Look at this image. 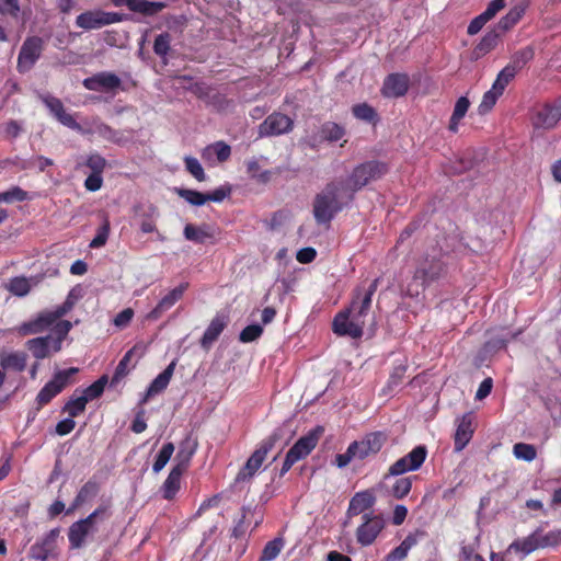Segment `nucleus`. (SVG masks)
Returning a JSON list of instances; mask_svg holds the SVG:
<instances>
[{"instance_id": "1", "label": "nucleus", "mask_w": 561, "mask_h": 561, "mask_svg": "<svg viewBox=\"0 0 561 561\" xmlns=\"http://www.w3.org/2000/svg\"><path fill=\"white\" fill-rule=\"evenodd\" d=\"M379 278L374 279L366 288L358 286L354 290L351 306L339 312L332 324L333 332L340 336L358 339L363 335V329L371 307V299L378 288Z\"/></svg>"}, {"instance_id": "2", "label": "nucleus", "mask_w": 561, "mask_h": 561, "mask_svg": "<svg viewBox=\"0 0 561 561\" xmlns=\"http://www.w3.org/2000/svg\"><path fill=\"white\" fill-rule=\"evenodd\" d=\"M443 257L442 249L433 248L431 252H427L419 260L412 282L408 285L410 296H417L420 290H423L446 275L447 265Z\"/></svg>"}, {"instance_id": "3", "label": "nucleus", "mask_w": 561, "mask_h": 561, "mask_svg": "<svg viewBox=\"0 0 561 561\" xmlns=\"http://www.w3.org/2000/svg\"><path fill=\"white\" fill-rule=\"evenodd\" d=\"M344 182H330L318 193L313 201V216L318 224H328L350 202Z\"/></svg>"}, {"instance_id": "4", "label": "nucleus", "mask_w": 561, "mask_h": 561, "mask_svg": "<svg viewBox=\"0 0 561 561\" xmlns=\"http://www.w3.org/2000/svg\"><path fill=\"white\" fill-rule=\"evenodd\" d=\"M389 171L388 164L378 160H370L355 167L350 174L345 186L347 187V202L354 199V194L371 182L380 180Z\"/></svg>"}, {"instance_id": "5", "label": "nucleus", "mask_w": 561, "mask_h": 561, "mask_svg": "<svg viewBox=\"0 0 561 561\" xmlns=\"http://www.w3.org/2000/svg\"><path fill=\"white\" fill-rule=\"evenodd\" d=\"M106 515L105 507H99L89 516L73 523L68 530V539L71 549H80L84 546L85 539L95 531V523Z\"/></svg>"}, {"instance_id": "6", "label": "nucleus", "mask_w": 561, "mask_h": 561, "mask_svg": "<svg viewBox=\"0 0 561 561\" xmlns=\"http://www.w3.org/2000/svg\"><path fill=\"white\" fill-rule=\"evenodd\" d=\"M282 437V430H276L266 439H264L261 446L247 460L244 467L239 471V473L236 477V482H241L251 479L253 474L256 472V470L263 463L268 451L273 449L275 444Z\"/></svg>"}, {"instance_id": "7", "label": "nucleus", "mask_w": 561, "mask_h": 561, "mask_svg": "<svg viewBox=\"0 0 561 561\" xmlns=\"http://www.w3.org/2000/svg\"><path fill=\"white\" fill-rule=\"evenodd\" d=\"M45 42L39 36H28L24 39L18 56L16 69L20 73L28 72L41 58Z\"/></svg>"}, {"instance_id": "8", "label": "nucleus", "mask_w": 561, "mask_h": 561, "mask_svg": "<svg viewBox=\"0 0 561 561\" xmlns=\"http://www.w3.org/2000/svg\"><path fill=\"white\" fill-rule=\"evenodd\" d=\"M78 371L79 369L77 367H70L55 373L53 379L49 380L38 392L36 397L37 403L39 405L49 403L53 398L60 393L70 383V378Z\"/></svg>"}, {"instance_id": "9", "label": "nucleus", "mask_w": 561, "mask_h": 561, "mask_svg": "<svg viewBox=\"0 0 561 561\" xmlns=\"http://www.w3.org/2000/svg\"><path fill=\"white\" fill-rule=\"evenodd\" d=\"M124 19L125 14L123 13L91 10L79 14L76 19V24L83 30H96L105 25L122 22Z\"/></svg>"}, {"instance_id": "10", "label": "nucleus", "mask_w": 561, "mask_h": 561, "mask_svg": "<svg viewBox=\"0 0 561 561\" xmlns=\"http://www.w3.org/2000/svg\"><path fill=\"white\" fill-rule=\"evenodd\" d=\"M294 121L286 114L274 112L259 126L260 137L279 136L291 131Z\"/></svg>"}, {"instance_id": "11", "label": "nucleus", "mask_w": 561, "mask_h": 561, "mask_svg": "<svg viewBox=\"0 0 561 561\" xmlns=\"http://www.w3.org/2000/svg\"><path fill=\"white\" fill-rule=\"evenodd\" d=\"M82 84L87 90L90 91L112 92L121 87L122 80L113 72L102 71L85 78L82 81Z\"/></svg>"}, {"instance_id": "12", "label": "nucleus", "mask_w": 561, "mask_h": 561, "mask_svg": "<svg viewBox=\"0 0 561 561\" xmlns=\"http://www.w3.org/2000/svg\"><path fill=\"white\" fill-rule=\"evenodd\" d=\"M42 102L49 110L50 114L64 126L73 129L80 130L81 126L77 123L73 116L66 112L62 102L50 94H45L39 96Z\"/></svg>"}, {"instance_id": "13", "label": "nucleus", "mask_w": 561, "mask_h": 561, "mask_svg": "<svg viewBox=\"0 0 561 561\" xmlns=\"http://www.w3.org/2000/svg\"><path fill=\"white\" fill-rule=\"evenodd\" d=\"M364 523L357 528L356 538L362 546H369L383 528V522L378 516L363 515Z\"/></svg>"}, {"instance_id": "14", "label": "nucleus", "mask_w": 561, "mask_h": 561, "mask_svg": "<svg viewBox=\"0 0 561 561\" xmlns=\"http://www.w3.org/2000/svg\"><path fill=\"white\" fill-rule=\"evenodd\" d=\"M59 528H54L49 530L39 542H36L31 547V558L41 561H46L48 558L55 557V550L57 547V539L59 537Z\"/></svg>"}, {"instance_id": "15", "label": "nucleus", "mask_w": 561, "mask_h": 561, "mask_svg": "<svg viewBox=\"0 0 561 561\" xmlns=\"http://www.w3.org/2000/svg\"><path fill=\"white\" fill-rule=\"evenodd\" d=\"M387 437L381 432L367 434L360 442H353V449L357 453L358 459H365L370 455L377 454L383 446Z\"/></svg>"}, {"instance_id": "16", "label": "nucleus", "mask_w": 561, "mask_h": 561, "mask_svg": "<svg viewBox=\"0 0 561 561\" xmlns=\"http://www.w3.org/2000/svg\"><path fill=\"white\" fill-rule=\"evenodd\" d=\"M323 432L324 428L322 426L314 427L300 437L288 451L294 454L299 460L307 457L317 446Z\"/></svg>"}, {"instance_id": "17", "label": "nucleus", "mask_w": 561, "mask_h": 561, "mask_svg": "<svg viewBox=\"0 0 561 561\" xmlns=\"http://www.w3.org/2000/svg\"><path fill=\"white\" fill-rule=\"evenodd\" d=\"M188 284L182 283L178 287L169 291L158 305L147 314V319L151 321L158 320L165 311L171 309L184 295Z\"/></svg>"}, {"instance_id": "18", "label": "nucleus", "mask_w": 561, "mask_h": 561, "mask_svg": "<svg viewBox=\"0 0 561 561\" xmlns=\"http://www.w3.org/2000/svg\"><path fill=\"white\" fill-rule=\"evenodd\" d=\"M59 312H60L59 307H57L53 311L42 312L37 317L36 320L28 322V323H23L20 327V333L23 335H26V334H36V333L44 331L46 328H48L54 322H56L58 319H60L61 317L65 316V314H59Z\"/></svg>"}, {"instance_id": "19", "label": "nucleus", "mask_w": 561, "mask_h": 561, "mask_svg": "<svg viewBox=\"0 0 561 561\" xmlns=\"http://www.w3.org/2000/svg\"><path fill=\"white\" fill-rule=\"evenodd\" d=\"M409 89V77L404 73L389 75L382 84L381 92L386 98L403 96Z\"/></svg>"}, {"instance_id": "20", "label": "nucleus", "mask_w": 561, "mask_h": 561, "mask_svg": "<svg viewBox=\"0 0 561 561\" xmlns=\"http://www.w3.org/2000/svg\"><path fill=\"white\" fill-rule=\"evenodd\" d=\"M561 118V107L545 104L535 114L533 124L536 128H553Z\"/></svg>"}, {"instance_id": "21", "label": "nucleus", "mask_w": 561, "mask_h": 561, "mask_svg": "<svg viewBox=\"0 0 561 561\" xmlns=\"http://www.w3.org/2000/svg\"><path fill=\"white\" fill-rule=\"evenodd\" d=\"M116 7L126 5L130 11L141 13L147 16H152L161 12L167 4L160 1L147 0H112Z\"/></svg>"}, {"instance_id": "22", "label": "nucleus", "mask_w": 561, "mask_h": 561, "mask_svg": "<svg viewBox=\"0 0 561 561\" xmlns=\"http://www.w3.org/2000/svg\"><path fill=\"white\" fill-rule=\"evenodd\" d=\"M176 367V359H173L165 369L160 373L149 385L142 400L141 404L146 403L151 397L162 392L167 389Z\"/></svg>"}, {"instance_id": "23", "label": "nucleus", "mask_w": 561, "mask_h": 561, "mask_svg": "<svg viewBox=\"0 0 561 561\" xmlns=\"http://www.w3.org/2000/svg\"><path fill=\"white\" fill-rule=\"evenodd\" d=\"M473 415L472 413H466L463 414L457 425V430L455 433V450L461 451L467 444L470 442L473 435Z\"/></svg>"}, {"instance_id": "24", "label": "nucleus", "mask_w": 561, "mask_h": 561, "mask_svg": "<svg viewBox=\"0 0 561 561\" xmlns=\"http://www.w3.org/2000/svg\"><path fill=\"white\" fill-rule=\"evenodd\" d=\"M376 502V496L370 490H365L362 492L355 493V495L351 499L347 516L353 517L357 516L368 508H370Z\"/></svg>"}, {"instance_id": "25", "label": "nucleus", "mask_w": 561, "mask_h": 561, "mask_svg": "<svg viewBox=\"0 0 561 561\" xmlns=\"http://www.w3.org/2000/svg\"><path fill=\"white\" fill-rule=\"evenodd\" d=\"M196 449H197L196 439L192 438L191 435H187L180 443L179 450H178L175 459H174L175 460L174 467L179 468L183 471H186Z\"/></svg>"}, {"instance_id": "26", "label": "nucleus", "mask_w": 561, "mask_h": 561, "mask_svg": "<svg viewBox=\"0 0 561 561\" xmlns=\"http://www.w3.org/2000/svg\"><path fill=\"white\" fill-rule=\"evenodd\" d=\"M227 325V319L225 316L217 314L209 323L208 328L204 332V335L201 340V345L204 348L209 347L220 335L224 329Z\"/></svg>"}, {"instance_id": "27", "label": "nucleus", "mask_w": 561, "mask_h": 561, "mask_svg": "<svg viewBox=\"0 0 561 561\" xmlns=\"http://www.w3.org/2000/svg\"><path fill=\"white\" fill-rule=\"evenodd\" d=\"M501 35L493 28L489 31L480 41V43L473 48L471 53V59L478 60L492 49H494L499 43Z\"/></svg>"}, {"instance_id": "28", "label": "nucleus", "mask_w": 561, "mask_h": 561, "mask_svg": "<svg viewBox=\"0 0 561 561\" xmlns=\"http://www.w3.org/2000/svg\"><path fill=\"white\" fill-rule=\"evenodd\" d=\"M50 340L51 335L31 339L25 343V346L36 359H44L49 356Z\"/></svg>"}, {"instance_id": "29", "label": "nucleus", "mask_w": 561, "mask_h": 561, "mask_svg": "<svg viewBox=\"0 0 561 561\" xmlns=\"http://www.w3.org/2000/svg\"><path fill=\"white\" fill-rule=\"evenodd\" d=\"M27 355L23 352L1 353L0 365L3 369L23 371L26 367Z\"/></svg>"}, {"instance_id": "30", "label": "nucleus", "mask_w": 561, "mask_h": 561, "mask_svg": "<svg viewBox=\"0 0 561 561\" xmlns=\"http://www.w3.org/2000/svg\"><path fill=\"white\" fill-rule=\"evenodd\" d=\"M184 472L185 471L175 467L171 469L168 478L165 479L161 488L163 499L172 500L174 497V495L180 489L181 477Z\"/></svg>"}, {"instance_id": "31", "label": "nucleus", "mask_w": 561, "mask_h": 561, "mask_svg": "<svg viewBox=\"0 0 561 561\" xmlns=\"http://www.w3.org/2000/svg\"><path fill=\"white\" fill-rule=\"evenodd\" d=\"M524 9L520 7H514L511 9L506 15H504L497 24L493 27L494 31H497L502 36L508 30H511L523 16Z\"/></svg>"}, {"instance_id": "32", "label": "nucleus", "mask_w": 561, "mask_h": 561, "mask_svg": "<svg viewBox=\"0 0 561 561\" xmlns=\"http://www.w3.org/2000/svg\"><path fill=\"white\" fill-rule=\"evenodd\" d=\"M99 492V484L95 481L89 480L82 485L76 495L72 506L67 511V514L71 513L77 507L81 506L88 500L94 497Z\"/></svg>"}, {"instance_id": "33", "label": "nucleus", "mask_w": 561, "mask_h": 561, "mask_svg": "<svg viewBox=\"0 0 561 561\" xmlns=\"http://www.w3.org/2000/svg\"><path fill=\"white\" fill-rule=\"evenodd\" d=\"M469 106L470 101L467 96H461L457 100L448 125V129L451 133L458 131L459 123L467 114Z\"/></svg>"}, {"instance_id": "34", "label": "nucleus", "mask_w": 561, "mask_h": 561, "mask_svg": "<svg viewBox=\"0 0 561 561\" xmlns=\"http://www.w3.org/2000/svg\"><path fill=\"white\" fill-rule=\"evenodd\" d=\"M539 547H541V545L538 536V530H536L526 538L515 540L513 543H511L510 549L520 551L525 554H529Z\"/></svg>"}, {"instance_id": "35", "label": "nucleus", "mask_w": 561, "mask_h": 561, "mask_svg": "<svg viewBox=\"0 0 561 561\" xmlns=\"http://www.w3.org/2000/svg\"><path fill=\"white\" fill-rule=\"evenodd\" d=\"M214 154L219 162H225L231 154V148L224 141H217L206 147L203 151V158L206 160H209Z\"/></svg>"}, {"instance_id": "36", "label": "nucleus", "mask_w": 561, "mask_h": 561, "mask_svg": "<svg viewBox=\"0 0 561 561\" xmlns=\"http://www.w3.org/2000/svg\"><path fill=\"white\" fill-rule=\"evenodd\" d=\"M534 55L535 51L531 46L524 47L512 55L507 65L518 72L534 58Z\"/></svg>"}, {"instance_id": "37", "label": "nucleus", "mask_w": 561, "mask_h": 561, "mask_svg": "<svg viewBox=\"0 0 561 561\" xmlns=\"http://www.w3.org/2000/svg\"><path fill=\"white\" fill-rule=\"evenodd\" d=\"M184 237L193 241L195 243H204L207 239L211 238V233L206 229V227H196L192 224H187L184 227Z\"/></svg>"}, {"instance_id": "38", "label": "nucleus", "mask_w": 561, "mask_h": 561, "mask_svg": "<svg viewBox=\"0 0 561 561\" xmlns=\"http://www.w3.org/2000/svg\"><path fill=\"white\" fill-rule=\"evenodd\" d=\"M171 34L169 32H163L156 37L153 43L154 54L162 58L164 60V64H167V56L171 50Z\"/></svg>"}, {"instance_id": "39", "label": "nucleus", "mask_w": 561, "mask_h": 561, "mask_svg": "<svg viewBox=\"0 0 561 561\" xmlns=\"http://www.w3.org/2000/svg\"><path fill=\"white\" fill-rule=\"evenodd\" d=\"M108 382L106 375L101 376L96 381L81 391V396L87 399V402L94 400L102 396L105 386Z\"/></svg>"}, {"instance_id": "40", "label": "nucleus", "mask_w": 561, "mask_h": 561, "mask_svg": "<svg viewBox=\"0 0 561 561\" xmlns=\"http://www.w3.org/2000/svg\"><path fill=\"white\" fill-rule=\"evenodd\" d=\"M344 134V128L333 122H327L320 128L321 138L328 141H337Z\"/></svg>"}, {"instance_id": "41", "label": "nucleus", "mask_w": 561, "mask_h": 561, "mask_svg": "<svg viewBox=\"0 0 561 561\" xmlns=\"http://www.w3.org/2000/svg\"><path fill=\"white\" fill-rule=\"evenodd\" d=\"M427 456V449L425 446L420 445L414 447L408 455L403 457L408 465L411 467V470H417L421 468L423 462L425 461Z\"/></svg>"}, {"instance_id": "42", "label": "nucleus", "mask_w": 561, "mask_h": 561, "mask_svg": "<svg viewBox=\"0 0 561 561\" xmlns=\"http://www.w3.org/2000/svg\"><path fill=\"white\" fill-rule=\"evenodd\" d=\"M135 351H136V347L130 348L128 352L125 353L123 358L119 360L118 365L115 368L114 375L112 377L111 386H115L124 377H126L128 375V373H129L128 364H129Z\"/></svg>"}, {"instance_id": "43", "label": "nucleus", "mask_w": 561, "mask_h": 561, "mask_svg": "<svg viewBox=\"0 0 561 561\" xmlns=\"http://www.w3.org/2000/svg\"><path fill=\"white\" fill-rule=\"evenodd\" d=\"M78 391H79V389H77L75 391V393H77ZM75 396L76 394H73L64 407V411L67 412L69 414V416H71V417H76V416L80 415L81 413H83L85 410V405L88 403L87 399L83 398L82 396H79V397H75Z\"/></svg>"}, {"instance_id": "44", "label": "nucleus", "mask_w": 561, "mask_h": 561, "mask_svg": "<svg viewBox=\"0 0 561 561\" xmlns=\"http://www.w3.org/2000/svg\"><path fill=\"white\" fill-rule=\"evenodd\" d=\"M502 94H503L502 91L495 90V87L492 85V88L483 94L482 101L478 106L479 114L484 115L488 112H490L493 108V106L495 105L497 99Z\"/></svg>"}, {"instance_id": "45", "label": "nucleus", "mask_w": 561, "mask_h": 561, "mask_svg": "<svg viewBox=\"0 0 561 561\" xmlns=\"http://www.w3.org/2000/svg\"><path fill=\"white\" fill-rule=\"evenodd\" d=\"M353 115L360 121L374 123L377 119V112L367 103L356 104L352 107Z\"/></svg>"}, {"instance_id": "46", "label": "nucleus", "mask_w": 561, "mask_h": 561, "mask_svg": "<svg viewBox=\"0 0 561 561\" xmlns=\"http://www.w3.org/2000/svg\"><path fill=\"white\" fill-rule=\"evenodd\" d=\"M284 547V540L282 538H275L268 541L260 557V561H272L274 560L280 552Z\"/></svg>"}, {"instance_id": "47", "label": "nucleus", "mask_w": 561, "mask_h": 561, "mask_svg": "<svg viewBox=\"0 0 561 561\" xmlns=\"http://www.w3.org/2000/svg\"><path fill=\"white\" fill-rule=\"evenodd\" d=\"M173 451L174 445L172 443H167L162 446L152 466V470L156 473L160 472L164 468V466L169 462Z\"/></svg>"}, {"instance_id": "48", "label": "nucleus", "mask_w": 561, "mask_h": 561, "mask_svg": "<svg viewBox=\"0 0 561 561\" xmlns=\"http://www.w3.org/2000/svg\"><path fill=\"white\" fill-rule=\"evenodd\" d=\"M93 133H95L103 139L115 142V144H119L122 141V137H121L119 133L104 123L95 124L93 126Z\"/></svg>"}, {"instance_id": "49", "label": "nucleus", "mask_w": 561, "mask_h": 561, "mask_svg": "<svg viewBox=\"0 0 561 561\" xmlns=\"http://www.w3.org/2000/svg\"><path fill=\"white\" fill-rule=\"evenodd\" d=\"M8 289L13 295L23 297L30 293L31 284L26 277H14L10 279Z\"/></svg>"}, {"instance_id": "50", "label": "nucleus", "mask_w": 561, "mask_h": 561, "mask_svg": "<svg viewBox=\"0 0 561 561\" xmlns=\"http://www.w3.org/2000/svg\"><path fill=\"white\" fill-rule=\"evenodd\" d=\"M513 454L517 459H522L528 462L533 461L537 456L536 448L533 445L526 443L515 444L513 447Z\"/></svg>"}, {"instance_id": "51", "label": "nucleus", "mask_w": 561, "mask_h": 561, "mask_svg": "<svg viewBox=\"0 0 561 561\" xmlns=\"http://www.w3.org/2000/svg\"><path fill=\"white\" fill-rule=\"evenodd\" d=\"M110 220L104 218L103 224L99 227L95 237L90 242V248L98 249L105 245L110 236Z\"/></svg>"}, {"instance_id": "52", "label": "nucleus", "mask_w": 561, "mask_h": 561, "mask_svg": "<svg viewBox=\"0 0 561 561\" xmlns=\"http://www.w3.org/2000/svg\"><path fill=\"white\" fill-rule=\"evenodd\" d=\"M516 71L513 67H510L506 65L497 75L493 87H495V90H500L504 92L506 85L515 78Z\"/></svg>"}, {"instance_id": "53", "label": "nucleus", "mask_w": 561, "mask_h": 561, "mask_svg": "<svg viewBox=\"0 0 561 561\" xmlns=\"http://www.w3.org/2000/svg\"><path fill=\"white\" fill-rule=\"evenodd\" d=\"M176 193L191 205L202 206L206 203L205 193L188 188H178Z\"/></svg>"}, {"instance_id": "54", "label": "nucleus", "mask_w": 561, "mask_h": 561, "mask_svg": "<svg viewBox=\"0 0 561 561\" xmlns=\"http://www.w3.org/2000/svg\"><path fill=\"white\" fill-rule=\"evenodd\" d=\"M412 488V480L409 477L398 479L391 489V494L396 499H403L407 496Z\"/></svg>"}, {"instance_id": "55", "label": "nucleus", "mask_w": 561, "mask_h": 561, "mask_svg": "<svg viewBox=\"0 0 561 561\" xmlns=\"http://www.w3.org/2000/svg\"><path fill=\"white\" fill-rule=\"evenodd\" d=\"M27 198V193L19 186H13L10 190L0 193V203L11 204L15 201L23 202Z\"/></svg>"}, {"instance_id": "56", "label": "nucleus", "mask_w": 561, "mask_h": 561, "mask_svg": "<svg viewBox=\"0 0 561 561\" xmlns=\"http://www.w3.org/2000/svg\"><path fill=\"white\" fill-rule=\"evenodd\" d=\"M186 170L199 182L206 180L204 169L199 161L194 157H185L184 159Z\"/></svg>"}, {"instance_id": "57", "label": "nucleus", "mask_w": 561, "mask_h": 561, "mask_svg": "<svg viewBox=\"0 0 561 561\" xmlns=\"http://www.w3.org/2000/svg\"><path fill=\"white\" fill-rule=\"evenodd\" d=\"M263 333V328L260 324H250L245 327L239 335L242 343H250L259 339Z\"/></svg>"}, {"instance_id": "58", "label": "nucleus", "mask_w": 561, "mask_h": 561, "mask_svg": "<svg viewBox=\"0 0 561 561\" xmlns=\"http://www.w3.org/2000/svg\"><path fill=\"white\" fill-rule=\"evenodd\" d=\"M81 298V289L78 287L72 288L64 301L61 306H58L60 308L59 314H67L73 306L77 304V301Z\"/></svg>"}, {"instance_id": "59", "label": "nucleus", "mask_w": 561, "mask_h": 561, "mask_svg": "<svg viewBox=\"0 0 561 561\" xmlns=\"http://www.w3.org/2000/svg\"><path fill=\"white\" fill-rule=\"evenodd\" d=\"M249 514H254V512H252L249 507L243 506L241 508V518L238 520V523L234 525V527L232 529V536L234 538H241L245 535V533H247L245 519Z\"/></svg>"}, {"instance_id": "60", "label": "nucleus", "mask_w": 561, "mask_h": 561, "mask_svg": "<svg viewBox=\"0 0 561 561\" xmlns=\"http://www.w3.org/2000/svg\"><path fill=\"white\" fill-rule=\"evenodd\" d=\"M87 165L92 170V173H100L104 171L106 167V160L99 153L89 156Z\"/></svg>"}, {"instance_id": "61", "label": "nucleus", "mask_w": 561, "mask_h": 561, "mask_svg": "<svg viewBox=\"0 0 561 561\" xmlns=\"http://www.w3.org/2000/svg\"><path fill=\"white\" fill-rule=\"evenodd\" d=\"M504 8L505 0H492L481 15L489 22Z\"/></svg>"}, {"instance_id": "62", "label": "nucleus", "mask_w": 561, "mask_h": 561, "mask_svg": "<svg viewBox=\"0 0 561 561\" xmlns=\"http://www.w3.org/2000/svg\"><path fill=\"white\" fill-rule=\"evenodd\" d=\"M231 193L230 186H220L213 192L205 193L206 202L220 203Z\"/></svg>"}, {"instance_id": "63", "label": "nucleus", "mask_w": 561, "mask_h": 561, "mask_svg": "<svg viewBox=\"0 0 561 561\" xmlns=\"http://www.w3.org/2000/svg\"><path fill=\"white\" fill-rule=\"evenodd\" d=\"M19 12V0H0V13L16 18Z\"/></svg>"}, {"instance_id": "64", "label": "nucleus", "mask_w": 561, "mask_h": 561, "mask_svg": "<svg viewBox=\"0 0 561 561\" xmlns=\"http://www.w3.org/2000/svg\"><path fill=\"white\" fill-rule=\"evenodd\" d=\"M541 547H553L561 542V529L549 531L547 535L539 537Z\"/></svg>"}]
</instances>
